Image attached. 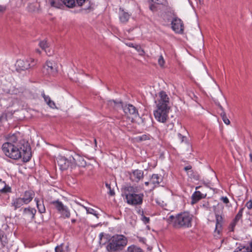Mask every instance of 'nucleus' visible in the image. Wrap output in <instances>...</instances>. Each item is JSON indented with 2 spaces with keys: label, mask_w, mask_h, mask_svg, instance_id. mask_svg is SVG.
Segmentation results:
<instances>
[{
  "label": "nucleus",
  "mask_w": 252,
  "mask_h": 252,
  "mask_svg": "<svg viewBox=\"0 0 252 252\" xmlns=\"http://www.w3.org/2000/svg\"><path fill=\"white\" fill-rule=\"evenodd\" d=\"M240 220L235 217V218L233 220V221H234V222H235L236 223H237Z\"/></svg>",
  "instance_id": "nucleus-49"
},
{
  "label": "nucleus",
  "mask_w": 252,
  "mask_h": 252,
  "mask_svg": "<svg viewBox=\"0 0 252 252\" xmlns=\"http://www.w3.org/2000/svg\"><path fill=\"white\" fill-rule=\"evenodd\" d=\"M36 213V210L35 209L31 207L26 208L23 211V214L27 216L32 219L34 218Z\"/></svg>",
  "instance_id": "nucleus-21"
},
{
  "label": "nucleus",
  "mask_w": 252,
  "mask_h": 252,
  "mask_svg": "<svg viewBox=\"0 0 252 252\" xmlns=\"http://www.w3.org/2000/svg\"><path fill=\"white\" fill-rule=\"evenodd\" d=\"M240 220L235 217V218L233 220V221H234V222H235L236 223H237Z\"/></svg>",
  "instance_id": "nucleus-50"
},
{
  "label": "nucleus",
  "mask_w": 252,
  "mask_h": 252,
  "mask_svg": "<svg viewBox=\"0 0 252 252\" xmlns=\"http://www.w3.org/2000/svg\"><path fill=\"white\" fill-rule=\"evenodd\" d=\"M39 46L42 50H44L48 56H50L53 54V51H51L50 49H49L48 44L46 41L43 40L40 41L39 43Z\"/></svg>",
  "instance_id": "nucleus-19"
},
{
  "label": "nucleus",
  "mask_w": 252,
  "mask_h": 252,
  "mask_svg": "<svg viewBox=\"0 0 252 252\" xmlns=\"http://www.w3.org/2000/svg\"><path fill=\"white\" fill-rule=\"evenodd\" d=\"M144 177V173L139 170H135L130 175V179L133 182L138 183Z\"/></svg>",
  "instance_id": "nucleus-13"
},
{
  "label": "nucleus",
  "mask_w": 252,
  "mask_h": 252,
  "mask_svg": "<svg viewBox=\"0 0 252 252\" xmlns=\"http://www.w3.org/2000/svg\"><path fill=\"white\" fill-rule=\"evenodd\" d=\"M151 1L155 4H160L163 2L164 0H151Z\"/></svg>",
  "instance_id": "nucleus-45"
},
{
  "label": "nucleus",
  "mask_w": 252,
  "mask_h": 252,
  "mask_svg": "<svg viewBox=\"0 0 252 252\" xmlns=\"http://www.w3.org/2000/svg\"><path fill=\"white\" fill-rule=\"evenodd\" d=\"M5 10V8L4 6L0 5V13L3 12Z\"/></svg>",
  "instance_id": "nucleus-48"
},
{
  "label": "nucleus",
  "mask_w": 252,
  "mask_h": 252,
  "mask_svg": "<svg viewBox=\"0 0 252 252\" xmlns=\"http://www.w3.org/2000/svg\"><path fill=\"white\" fill-rule=\"evenodd\" d=\"M127 251V252H144L140 248L133 245L129 246Z\"/></svg>",
  "instance_id": "nucleus-30"
},
{
  "label": "nucleus",
  "mask_w": 252,
  "mask_h": 252,
  "mask_svg": "<svg viewBox=\"0 0 252 252\" xmlns=\"http://www.w3.org/2000/svg\"><path fill=\"white\" fill-rule=\"evenodd\" d=\"M151 188L154 189L158 187L159 183L162 181V178L160 175L157 174H154L150 178Z\"/></svg>",
  "instance_id": "nucleus-14"
},
{
  "label": "nucleus",
  "mask_w": 252,
  "mask_h": 252,
  "mask_svg": "<svg viewBox=\"0 0 252 252\" xmlns=\"http://www.w3.org/2000/svg\"><path fill=\"white\" fill-rule=\"evenodd\" d=\"M51 204L53 205L59 212L61 211L64 207L63 203L59 200L53 201L51 202Z\"/></svg>",
  "instance_id": "nucleus-25"
},
{
  "label": "nucleus",
  "mask_w": 252,
  "mask_h": 252,
  "mask_svg": "<svg viewBox=\"0 0 252 252\" xmlns=\"http://www.w3.org/2000/svg\"><path fill=\"white\" fill-rule=\"evenodd\" d=\"M36 52L37 53H39V54H40V50H39V49H36Z\"/></svg>",
  "instance_id": "nucleus-56"
},
{
  "label": "nucleus",
  "mask_w": 252,
  "mask_h": 252,
  "mask_svg": "<svg viewBox=\"0 0 252 252\" xmlns=\"http://www.w3.org/2000/svg\"><path fill=\"white\" fill-rule=\"evenodd\" d=\"M220 199L225 204H227L229 202L228 198L226 196H223Z\"/></svg>",
  "instance_id": "nucleus-43"
},
{
  "label": "nucleus",
  "mask_w": 252,
  "mask_h": 252,
  "mask_svg": "<svg viewBox=\"0 0 252 252\" xmlns=\"http://www.w3.org/2000/svg\"><path fill=\"white\" fill-rule=\"evenodd\" d=\"M118 103L114 100H109L107 101V104L112 107H114Z\"/></svg>",
  "instance_id": "nucleus-39"
},
{
  "label": "nucleus",
  "mask_w": 252,
  "mask_h": 252,
  "mask_svg": "<svg viewBox=\"0 0 252 252\" xmlns=\"http://www.w3.org/2000/svg\"><path fill=\"white\" fill-rule=\"evenodd\" d=\"M0 181H1V180L0 179Z\"/></svg>",
  "instance_id": "nucleus-62"
},
{
  "label": "nucleus",
  "mask_w": 252,
  "mask_h": 252,
  "mask_svg": "<svg viewBox=\"0 0 252 252\" xmlns=\"http://www.w3.org/2000/svg\"><path fill=\"white\" fill-rule=\"evenodd\" d=\"M87 211L88 213L90 214H92L94 215V216H96V211L92 208H89L87 210Z\"/></svg>",
  "instance_id": "nucleus-41"
},
{
  "label": "nucleus",
  "mask_w": 252,
  "mask_h": 252,
  "mask_svg": "<svg viewBox=\"0 0 252 252\" xmlns=\"http://www.w3.org/2000/svg\"><path fill=\"white\" fill-rule=\"evenodd\" d=\"M63 5L69 8H73L76 5L75 0H61Z\"/></svg>",
  "instance_id": "nucleus-27"
},
{
  "label": "nucleus",
  "mask_w": 252,
  "mask_h": 252,
  "mask_svg": "<svg viewBox=\"0 0 252 252\" xmlns=\"http://www.w3.org/2000/svg\"><path fill=\"white\" fill-rule=\"evenodd\" d=\"M144 220H145L147 222H149V218L144 217Z\"/></svg>",
  "instance_id": "nucleus-53"
},
{
  "label": "nucleus",
  "mask_w": 252,
  "mask_h": 252,
  "mask_svg": "<svg viewBox=\"0 0 252 252\" xmlns=\"http://www.w3.org/2000/svg\"><path fill=\"white\" fill-rule=\"evenodd\" d=\"M244 209V208H242L241 209H240L239 212H238V213L236 215L235 217L238 218V219H240V220H241L242 218V216H243V213Z\"/></svg>",
  "instance_id": "nucleus-37"
},
{
  "label": "nucleus",
  "mask_w": 252,
  "mask_h": 252,
  "mask_svg": "<svg viewBox=\"0 0 252 252\" xmlns=\"http://www.w3.org/2000/svg\"><path fill=\"white\" fill-rule=\"evenodd\" d=\"M71 222L72 223H75L76 222V220L75 219H72L71 220Z\"/></svg>",
  "instance_id": "nucleus-55"
},
{
  "label": "nucleus",
  "mask_w": 252,
  "mask_h": 252,
  "mask_svg": "<svg viewBox=\"0 0 252 252\" xmlns=\"http://www.w3.org/2000/svg\"><path fill=\"white\" fill-rule=\"evenodd\" d=\"M24 204H25V203L21 198L18 197L12 199L11 203V206L13 207L14 209L16 210L23 206Z\"/></svg>",
  "instance_id": "nucleus-18"
},
{
  "label": "nucleus",
  "mask_w": 252,
  "mask_h": 252,
  "mask_svg": "<svg viewBox=\"0 0 252 252\" xmlns=\"http://www.w3.org/2000/svg\"><path fill=\"white\" fill-rule=\"evenodd\" d=\"M250 157L251 160V161H252V154H251L250 155Z\"/></svg>",
  "instance_id": "nucleus-57"
},
{
  "label": "nucleus",
  "mask_w": 252,
  "mask_h": 252,
  "mask_svg": "<svg viewBox=\"0 0 252 252\" xmlns=\"http://www.w3.org/2000/svg\"><path fill=\"white\" fill-rule=\"evenodd\" d=\"M0 241L3 247H4L8 243L7 236L5 235L3 231L0 230Z\"/></svg>",
  "instance_id": "nucleus-26"
},
{
  "label": "nucleus",
  "mask_w": 252,
  "mask_h": 252,
  "mask_svg": "<svg viewBox=\"0 0 252 252\" xmlns=\"http://www.w3.org/2000/svg\"><path fill=\"white\" fill-rule=\"evenodd\" d=\"M172 28L176 33H182L184 31V25L182 20L177 18H173L171 22Z\"/></svg>",
  "instance_id": "nucleus-11"
},
{
  "label": "nucleus",
  "mask_w": 252,
  "mask_h": 252,
  "mask_svg": "<svg viewBox=\"0 0 252 252\" xmlns=\"http://www.w3.org/2000/svg\"><path fill=\"white\" fill-rule=\"evenodd\" d=\"M34 201L36 202L38 212L40 214L45 213L46 212V209L43 204V201H40L38 198H35Z\"/></svg>",
  "instance_id": "nucleus-22"
},
{
  "label": "nucleus",
  "mask_w": 252,
  "mask_h": 252,
  "mask_svg": "<svg viewBox=\"0 0 252 252\" xmlns=\"http://www.w3.org/2000/svg\"><path fill=\"white\" fill-rule=\"evenodd\" d=\"M145 185L146 186H151V181L150 180L149 182H145Z\"/></svg>",
  "instance_id": "nucleus-51"
},
{
  "label": "nucleus",
  "mask_w": 252,
  "mask_h": 252,
  "mask_svg": "<svg viewBox=\"0 0 252 252\" xmlns=\"http://www.w3.org/2000/svg\"><path fill=\"white\" fill-rule=\"evenodd\" d=\"M35 196L34 192L31 189L26 190L21 197L26 205L29 204Z\"/></svg>",
  "instance_id": "nucleus-12"
},
{
  "label": "nucleus",
  "mask_w": 252,
  "mask_h": 252,
  "mask_svg": "<svg viewBox=\"0 0 252 252\" xmlns=\"http://www.w3.org/2000/svg\"><path fill=\"white\" fill-rule=\"evenodd\" d=\"M42 97H43L45 101L46 102L47 104L51 108L55 109L57 107L56 106L55 103L51 99L50 97L48 95H45L44 93H42L41 94Z\"/></svg>",
  "instance_id": "nucleus-23"
},
{
  "label": "nucleus",
  "mask_w": 252,
  "mask_h": 252,
  "mask_svg": "<svg viewBox=\"0 0 252 252\" xmlns=\"http://www.w3.org/2000/svg\"><path fill=\"white\" fill-rule=\"evenodd\" d=\"M123 109L125 114L132 119L137 118L138 115L137 110L131 104H126L123 106Z\"/></svg>",
  "instance_id": "nucleus-9"
},
{
  "label": "nucleus",
  "mask_w": 252,
  "mask_h": 252,
  "mask_svg": "<svg viewBox=\"0 0 252 252\" xmlns=\"http://www.w3.org/2000/svg\"><path fill=\"white\" fill-rule=\"evenodd\" d=\"M127 243V239L123 235H115L109 240L106 246V250L109 252L122 250Z\"/></svg>",
  "instance_id": "nucleus-4"
},
{
  "label": "nucleus",
  "mask_w": 252,
  "mask_h": 252,
  "mask_svg": "<svg viewBox=\"0 0 252 252\" xmlns=\"http://www.w3.org/2000/svg\"><path fill=\"white\" fill-rule=\"evenodd\" d=\"M137 140L139 141H146V140H150V136L149 135H146L144 134L142 136H138L137 138Z\"/></svg>",
  "instance_id": "nucleus-32"
},
{
  "label": "nucleus",
  "mask_w": 252,
  "mask_h": 252,
  "mask_svg": "<svg viewBox=\"0 0 252 252\" xmlns=\"http://www.w3.org/2000/svg\"><path fill=\"white\" fill-rule=\"evenodd\" d=\"M234 252H252V251L249 249L243 248V249H239L238 251H235Z\"/></svg>",
  "instance_id": "nucleus-40"
},
{
  "label": "nucleus",
  "mask_w": 252,
  "mask_h": 252,
  "mask_svg": "<svg viewBox=\"0 0 252 252\" xmlns=\"http://www.w3.org/2000/svg\"><path fill=\"white\" fill-rule=\"evenodd\" d=\"M2 150L5 155L12 159H22L24 162L32 158V149L29 143H3Z\"/></svg>",
  "instance_id": "nucleus-1"
},
{
  "label": "nucleus",
  "mask_w": 252,
  "mask_h": 252,
  "mask_svg": "<svg viewBox=\"0 0 252 252\" xmlns=\"http://www.w3.org/2000/svg\"><path fill=\"white\" fill-rule=\"evenodd\" d=\"M55 252H62L63 248L62 246H58L55 248Z\"/></svg>",
  "instance_id": "nucleus-42"
},
{
  "label": "nucleus",
  "mask_w": 252,
  "mask_h": 252,
  "mask_svg": "<svg viewBox=\"0 0 252 252\" xmlns=\"http://www.w3.org/2000/svg\"><path fill=\"white\" fill-rule=\"evenodd\" d=\"M134 48L138 52L139 55L143 56L144 55L145 52L140 45H135Z\"/></svg>",
  "instance_id": "nucleus-31"
},
{
  "label": "nucleus",
  "mask_w": 252,
  "mask_h": 252,
  "mask_svg": "<svg viewBox=\"0 0 252 252\" xmlns=\"http://www.w3.org/2000/svg\"><path fill=\"white\" fill-rule=\"evenodd\" d=\"M143 193L137 194L128 192L126 194V199L128 204L133 206L140 205L143 203Z\"/></svg>",
  "instance_id": "nucleus-5"
},
{
  "label": "nucleus",
  "mask_w": 252,
  "mask_h": 252,
  "mask_svg": "<svg viewBox=\"0 0 252 252\" xmlns=\"http://www.w3.org/2000/svg\"><path fill=\"white\" fill-rule=\"evenodd\" d=\"M200 188V186H198L195 188V189L197 190Z\"/></svg>",
  "instance_id": "nucleus-58"
},
{
  "label": "nucleus",
  "mask_w": 252,
  "mask_h": 252,
  "mask_svg": "<svg viewBox=\"0 0 252 252\" xmlns=\"http://www.w3.org/2000/svg\"><path fill=\"white\" fill-rule=\"evenodd\" d=\"M57 162L60 169L62 170H66L69 167L71 168V156L68 158L65 157L60 156L58 158Z\"/></svg>",
  "instance_id": "nucleus-10"
},
{
  "label": "nucleus",
  "mask_w": 252,
  "mask_h": 252,
  "mask_svg": "<svg viewBox=\"0 0 252 252\" xmlns=\"http://www.w3.org/2000/svg\"><path fill=\"white\" fill-rule=\"evenodd\" d=\"M237 223L234 222V221H232V222L230 223V224L229 225L228 229L229 231H234L235 227Z\"/></svg>",
  "instance_id": "nucleus-38"
},
{
  "label": "nucleus",
  "mask_w": 252,
  "mask_h": 252,
  "mask_svg": "<svg viewBox=\"0 0 252 252\" xmlns=\"http://www.w3.org/2000/svg\"><path fill=\"white\" fill-rule=\"evenodd\" d=\"M193 215L188 211H184L178 214L174 217L170 216L168 220L173 222V226L177 228H190L192 226Z\"/></svg>",
  "instance_id": "nucleus-3"
},
{
  "label": "nucleus",
  "mask_w": 252,
  "mask_h": 252,
  "mask_svg": "<svg viewBox=\"0 0 252 252\" xmlns=\"http://www.w3.org/2000/svg\"><path fill=\"white\" fill-rule=\"evenodd\" d=\"M130 16V15L129 14L125 11L122 8H120L119 17L120 21L122 23L126 24L128 22Z\"/></svg>",
  "instance_id": "nucleus-16"
},
{
  "label": "nucleus",
  "mask_w": 252,
  "mask_h": 252,
  "mask_svg": "<svg viewBox=\"0 0 252 252\" xmlns=\"http://www.w3.org/2000/svg\"><path fill=\"white\" fill-rule=\"evenodd\" d=\"M216 224L215 233H217L218 234H220L221 227V223L223 220V218L220 215H216Z\"/></svg>",
  "instance_id": "nucleus-20"
},
{
  "label": "nucleus",
  "mask_w": 252,
  "mask_h": 252,
  "mask_svg": "<svg viewBox=\"0 0 252 252\" xmlns=\"http://www.w3.org/2000/svg\"><path fill=\"white\" fill-rule=\"evenodd\" d=\"M206 194H203L199 191H195L191 195V204H196L201 199L206 197Z\"/></svg>",
  "instance_id": "nucleus-15"
},
{
  "label": "nucleus",
  "mask_w": 252,
  "mask_h": 252,
  "mask_svg": "<svg viewBox=\"0 0 252 252\" xmlns=\"http://www.w3.org/2000/svg\"><path fill=\"white\" fill-rule=\"evenodd\" d=\"M94 144H95V146H96V145L97 143H96V142H95V143H94Z\"/></svg>",
  "instance_id": "nucleus-61"
},
{
  "label": "nucleus",
  "mask_w": 252,
  "mask_h": 252,
  "mask_svg": "<svg viewBox=\"0 0 252 252\" xmlns=\"http://www.w3.org/2000/svg\"><path fill=\"white\" fill-rule=\"evenodd\" d=\"M150 9L152 11H154L155 10H156V7L155 6V5L154 4H152L150 6Z\"/></svg>",
  "instance_id": "nucleus-46"
},
{
  "label": "nucleus",
  "mask_w": 252,
  "mask_h": 252,
  "mask_svg": "<svg viewBox=\"0 0 252 252\" xmlns=\"http://www.w3.org/2000/svg\"><path fill=\"white\" fill-rule=\"evenodd\" d=\"M42 72L45 75H54L57 72V67L53 61H47L43 67Z\"/></svg>",
  "instance_id": "nucleus-6"
},
{
  "label": "nucleus",
  "mask_w": 252,
  "mask_h": 252,
  "mask_svg": "<svg viewBox=\"0 0 252 252\" xmlns=\"http://www.w3.org/2000/svg\"><path fill=\"white\" fill-rule=\"evenodd\" d=\"M178 137L179 139V140L181 141V142H184L189 141V140L187 138L186 136L183 135L182 134L179 133L178 134Z\"/></svg>",
  "instance_id": "nucleus-36"
},
{
  "label": "nucleus",
  "mask_w": 252,
  "mask_h": 252,
  "mask_svg": "<svg viewBox=\"0 0 252 252\" xmlns=\"http://www.w3.org/2000/svg\"><path fill=\"white\" fill-rule=\"evenodd\" d=\"M105 186L107 189L109 190V194L111 196L114 195L115 194V191L114 189H111L110 184L106 183L105 184Z\"/></svg>",
  "instance_id": "nucleus-34"
},
{
  "label": "nucleus",
  "mask_w": 252,
  "mask_h": 252,
  "mask_svg": "<svg viewBox=\"0 0 252 252\" xmlns=\"http://www.w3.org/2000/svg\"><path fill=\"white\" fill-rule=\"evenodd\" d=\"M246 206L248 209H251L252 208V201L251 200L249 201L246 204Z\"/></svg>",
  "instance_id": "nucleus-44"
},
{
  "label": "nucleus",
  "mask_w": 252,
  "mask_h": 252,
  "mask_svg": "<svg viewBox=\"0 0 252 252\" xmlns=\"http://www.w3.org/2000/svg\"><path fill=\"white\" fill-rule=\"evenodd\" d=\"M5 189H2V191H3V192H6V190H4Z\"/></svg>",
  "instance_id": "nucleus-59"
},
{
  "label": "nucleus",
  "mask_w": 252,
  "mask_h": 252,
  "mask_svg": "<svg viewBox=\"0 0 252 252\" xmlns=\"http://www.w3.org/2000/svg\"><path fill=\"white\" fill-rule=\"evenodd\" d=\"M3 118V116H0V127L1 126V121Z\"/></svg>",
  "instance_id": "nucleus-52"
},
{
  "label": "nucleus",
  "mask_w": 252,
  "mask_h": 252,
  "mask_svg": "<svg viewBox=\"0 0 252 252\" xmlns=\"http://www.w3.org/2000/svg\"><path fill=\"white\" fill-rule=\"evenodd\" d=\"M158 63L161 67H163L164 66L165 61L162 55H160L158 59Z\"/></svg>",
  "instance_id": "nucleus-35"
},
{
  "label": "nucleus",
  "mask_w": 252,
  "mask_h": 252,
  "mask_svg": "<svg viewBox=\"0 0 252 252\" xmlns=\"http://www.w3.org/2000/svg\"><path fill=\"white\" fill-rule=\"evenodd\" d=\"M251 248H252V242L251 244Z\"/></svg>",
  "instance_id": "nucleus-60"
},
{
  "label": "nucleus",
  "mask_w": 252,
  "mask_h": 252,
  "mask_svg": "<svg viewBox=\"0 0 252 252\" xmlns=\"http://www.w3.org/2000/svg\"><path fill=\"white\" fill-rule=\"evenodd\" d=\"M21 136L20 132H16L12 135L8 134L5 137L6 140L9 142H16L19 140V137Z\"/></svg>",
  "instance_id": "nucleus-24"
},
{
  "label": "nucleus",
  "mask_w": 252,
  "mask_h": 252,
  "mask_svg": "<svg viewBox=\"0 0 252 252\" xmlns=\"http://www.w3.org/2000/svg\"><path fill=\"white\" fill-rule=\"evenodd\" d=\"M126 45L127 46H128V47H132V48H134L135 45H134L133 43H126Z\"/></svg>",
  "instance_id": "nucleus-47"
},
{
  "label": "nucleus",
  "mask_w": 252,
  "mask_h": 252,
  "mask_svg": "<svg viewBox=\"0 0 252 252\" xmlns=\"http://www.w3.org/2000/svg\"><path fill=\"white\" fill-rule=\"evenodd\" d=\"M35 64L34 60L30 58L29 60H19L17 61L16 65L22 70L28 69Z\"/></svg>",
  "instance_id": "nucleus-7"
},
{
  "label": "nucleus",
  "mask_w": 252,
  "mask_h": 252,
  "mask_svg": "<svg viewBox=\"0 0 252 252\" xmlns=\"http://www.w3.org/2000/svg\"><path fill=\"white\" fill-rule=\"evenodd\" d=\"M63 217L64 218H69L70 217V211L66 206H64L63 210L60 212Z\"/></svg>",
  "instance_id": "nucleus-29"
},
{
  "label": "nucleus",
  "mask_w": 252,
  "mask_h": 252,
  "mask_svg": "<svg viewBox=\"0 0 252 252\" xmlns=\"http://www.w3.org/2000/svg\"><path fill=\"white\" fill-rule=\"evenodd\" d=\"M103 236V233H100V234H99V236H100V239H102V237Z\"/></svg>",
  "instance_id": "nucleus-54"
},
{
  "label": "nucleus",
  "mask_w": 252,
  "mask_h": 252,
  "mask_svg": "<svg viewBox=\"0 0 252 252\" xmlns=\"http://www.w3.org/2000/svg\"><path fill=\"white\" fill-rule=\"evenodd\" d=\"M184 170L186 172L189 178L195 180H199L198 175L193 171L192 170V166L191 165H188L185 167Z\"/></svg>",
  "instance_id": "nucleus-17"
},
{
  "label": "nucleus",
  "mask_w": 252,
  "mask_h": 252,
  "mask_svg": "<svg viewBox=\"0 0 252 252\" xmlns=\"http://www.w3.org/2000/svg\"><path fill=\"white\" fill-rule=\"evenodd\" d=\"M155 102L157 104V108L154 112L155 119L159 122L165 123L170 109L169 98L166 93L160 91L158 94V98Z\"/></svg>",
  "instance_id": "nucleus-2"
},
{
  "label": "nucleus",
  "mask_w": 252,
  "mask_h": 252,
  "mask_svg": "<svg viewBox=\"0 0 252 252\" xmlns=\"http://www.w3.org/2000/svg\"><path fill=\"white\" fill-rule=\"evenodd\" d=\"M71 159V168L75 167L76 165L78 166L84 167L86 162L84 158L80 155L73 153L70 155Z\"/></svg>",
  "instance_id": "nucleus-8"
},
{
  "label": "nucleus",
  "mask_w": 252,
  "mask_h": 252,
  "mask_svg": "<svg viewBox=\"0 0 252 252\" xmlns=\"http://www.w3.org/2000/svg\"><path fill=\"white\" fill-rule=\"evenodd\" d=\"M220 116H221V117L222 118V119L223 122L225 124L229 125L230 124V121L229 120V119L226 117V114H225V112H222V113H221Z\"/></svg>",
  "instance_id": "nucleus-33"
},
{
  "label": "nucleus",
  "mask_w": 252,
  "mask_h": 252,
  "mask_svg": "<svg viewBox=\"0 0 252 252\" xmlns=\"http://www.w3.org/2000/svg\"><path fill=\"white\" fill-rule=\"evenodd\" d=\"M50 4L52 6L61 8L63 6V3L61 0H49Z\"/></svg>",
  "instance_id": "nucleus-28"
}]
</instances>
